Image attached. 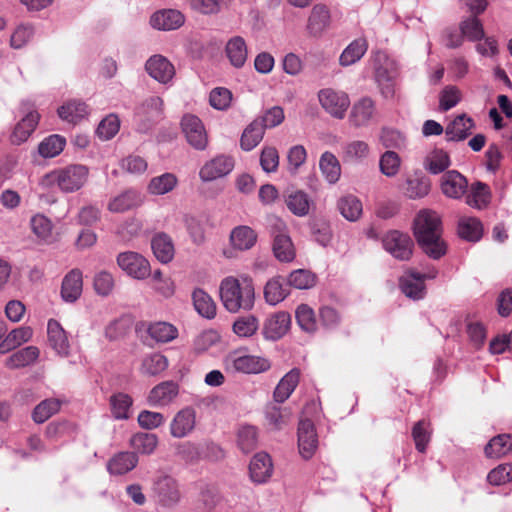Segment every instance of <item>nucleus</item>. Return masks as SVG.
<instances>
[{"instance_id": "bb28decb", "label": "nucleus", "mask_w": 512, "mask_h": 512, "mask_svg": "<svg viewBox=\"0 0 512 512\" xmlns=\"http://www.w3.org/2000/svg\"><path fill=\"white\" fill-rule=\"evenodd\" d=\"M151 248L157 260L163 264L172 261L175 254L173 240L164 232L156 233L152 237Z\"/></svg>"}, {"instance_id": "a18cd8bd", "label": "nucleus", "mask_w": 512, "mask_h": 512, "mask_svg": "<svg viewBox=\"0 0 512 512\" xmlns=\"http://www.w3.org/2000/svg\"><path fill=\"white\" fill-rule=\"evenodd\" d=\"M178 183L177 177L170 172L153 177L148 186L147 191L151 195L160 196L171 192Z\"/></svg>"}, {"instance_id": "6e6552de", "label": "nucleus", "mask_w": 512, "mask_h": 512, "mask_svg": "<svg viewBox=\"0 0 512 512\" xmlns=\"http://www.w3.org/2000/svg\"><path fill=\"white\" fill-rule=\"evenodd\" d=\"M271 235L273 237L272 250L274 256L281 262L293 261L296 256L295 248L286 224L282 220H275L271 226Z\"/></svg>"}, {"instance_id": "b1692460", "label": "nucleus", "mask_w": 512, "mask_h": 512, "mask_svg": "<svg viewBox=\"0 0 512 512\" xmlns=\"http://www.w3.org/2000/svg\"><path fill=\"white\" fill-rule=\"evenodd\" d=\"M475 127L474 120L463 113L456 116L445 128L447 141L459 142L465 140Z\"/></svg>"}, {"instance_id": "c85d7f7f", "label": "nucleus", "mask_w": 512, "mask_h": 512, "mask_svg": "<svg viewBox=\"0 0 512 512\" xmlns=\"http://www.w3.org/2000/svg\"><path fill=\"white\" fill-rule=\"evenodd\" d=\"M290 293L288 282L282 276H275L264 286L265 301L272 306L282 302Z\"/></svg>"}, {"instance_id": "680f3d73", "label": "nucleus", "mask_w": 512, "mask_h": 512, "mask_svg": "<svg viewBox=\"0 0 512 512\" xmlns=\"http://www.w3.org/2000/svg\"><path fill=\"white\" fill-rule=\"evenodd\" d=\"M168 367V359L161 353H152L142 361L141 371L148 376H156Z\"/></svg>"}, {"instance_id": "c756f323", "label": "nucleus", "mask_w": 512, "mask_h": 512, "mask_svg": "<svg viewBox=\"0 0 512 512\" xmlns=\"http://www.w3.org/2000/svg\"><path fill=\"white\" fill-rule=\"evenodd\" d=\"M225 54L233 67L237 69L242 68L248 56V49L244 38L234 36L229 39L225 46Z\"/></svg>"}, {"instance_id": "423d86ee", "label": "nucleus", "mask_w": 512, "mask_h": 512, "mask_svg": "<svg viewBox=\"0 0 512 512\" xmlns=\"http://www.w3.org/2000/svg\"><path fill=\"white\" fill-rule=\"evenodd\" d=\"M384 249L399 261H408L413 255L414 241L409 234L390 230L382 238Z\"/></svg>"}, {"instance_id": "603ef678", "label": "nucleus", "mask_w": 512, "mask_h": 512, "mask_svg": "<svg viewBox=\"0 0 512 512\" xmlns=\"http://www.w3.org/2000/svg\"><path fill=\"white\" fill-rule=\"evenodd\" d=\"M411 435L416 450L419 453H426L432 436L430 423L424 419L417 421L412 427Z\"/></svg>"}, {"instance_id": "72a5a7b5", "label": "nucleus", "mask_w": 512, "mask_h": 512, "mask_svg": "<svg viewBox=\"0 0 512 512\" xmlns=\"http://www.w3.org/2000/svg\"><path fill=\"white\" fill-rule=\"evenodd\" d=\"M330 24V11L326 5L316 4L308 18L307 29L313 36L320 35Z\"/></svg>"}, {"instance_id": "7c9ffc66", "label": "nucleus", "mask_w": 512, "mask_h": 512, "mask_svg": "<svg viewBox=\"0 0 512 512\" xmlns=\"http://www.w3.org/2000/svg\"><path fill=\"white\" fill-rule=\"evenodd\" d=\"M141 194L133 189L126 190L114 197L108 203V210L113 213H123L142 204Z\"/></svg>"}, {"instance_id": "a211bd4d", "label": "nucleus", "mask_w": 512, "mask_h": 512, "mask_svg": "<svg viewBox=\"0 0 512 512\" xmlns=\"http://www.w3.org/2000/svg\"><path fill=\"white\" fill-rule=\"evenodd\" d=\"M147 73L156 81L167 84L175 75L173 64L162 55L151 56L145 64Z\"/></svg>"}, {"instance_id": "412c9836", "label": "nucleus", "mask_w": 512, "mask_h": 512, "mask_svg": "<svg viewBox=\"0 0 512 512\" xmlns=\"http://www.w3.org/2000/svg\"><path fill=\"white\" fill-rule=\"evenodd\" d=\"M47 336L49 346L61 357H67L70 354V344L66 331L61 324L50 319L47 324Z\"/></svg>"}, {"instance_id": "052dcab7", "label": "nucleus", "mask_w": 512, "mask_h": 512, "mask_svg": "<svg viewBox=\"0 0 512 512\" xmlns=\"http://www.w3.org/2000/svg\"><path fill=\"white\" fill-rule=\"evenodd\" d=\"M451 165L449 154L443 149H435L431 152L430 156L426 159V170L433 174H440Z\"/></svg>"}, {"instance_id": "4d7b16f0", "label": "nucleus", "mask_w": 512, "mask_h": 512, "mask_svg": "<svg viewBox=\"0 0 512 512\" xmlns=\"http://www.w3.org/2000/svg\"><path fill=\"white\" fill-rule=\"evenodd\" d=\"M296 322L307 333L317 331V320L314 310L308 304H300L295 311Z\"/></svg>"}, {"instance_id": "5701e85b", "label": "nucleus", "mask_w": 512, "mask_h": 512, "mask_svg": "<svg viewBox=\"0 0 512 512\" xmlns=\"http://www.w3.org/2000/svg\"><path fill=\"white\" fill-rule=\"evenodd\" d=\"M273 464L266 452L256 453L249 464L250 478L254 483H265L272 475Z\"/></svg>"}, {"instance_id": "5fc2aeb1", "label": "nucleus", "mask_w": 512, "mask_h": 512, "mask_svg": "<svg viewBox=\"0 0 512 512\" xmlns=\"http://www.w3.org/2000/svg\"><path fill=\"white\" fill-rule=\"evenodd\" d=\"M286 205L288 209L298 217L308 215L310 210L311 199L308 194L302 190H297L290 193L286 198Z\"/></svg>"}, {"instance_id": "49530a36", "label": "nucleus", "mask_w": 512, "mask_h": 512, "mask_svg": "<svg viewBox=\"0 0 512 512\" xmlns=\"http://www.w3.org/2000/svg\"><path fill=\"white\" fill-rule=\"evenodd\" d=\"M319 167L323 176L330 184H335L339 180L341 166L333 153L329 151L324 152L320 157Z\"/></svg>"}, {"instance_id": "f8f14e48", "label": "nucleus", "mask_w": 512, "mask_h": 512, "mask_svg": "<svg viewBox=\"0 0 512 512\" xmlns=\"http://www.w3.org/2000/svg\"><path fill=\"white\" fill-rule=\"evenodd\" d=\"M153 489L158 503L163 507H174L181 499L178 483L169 475L159 477L154 482Z\"/></svg>"}, {"instance_id": "0e129e2a", "label": "nucleus", "mask_w": 512, "mask_h": 512, "mask_svg": "<svg viewBox=\"0 0 512 512\" xmlns=\"http://www.w3.org/2000/svg\"><path fill=\"white\" fill-rule=\"evenodd\" d=\"M287 282L289 287L306 290L316 284V275L306 269H297L289 274Z\"/></svg>"}, {"instance_id": "9b49d317", "label": "nucleus", "mask_w": 512, "mask_h": 512, "mask_svg": "<svg viewBox=\"0 0 512 512\" xmlns=\"http://www.w3.org/2000/svg\"><path fill=\"white\" fill-rule=\"evenodd\" d=\"M180 124L187 142L196 150H204L208 137L201 119L196 115L185 114Z\"/></svg>"}, {"instance_id": "cd10ccee", "label": "nucleus", "mask_w": 512, "mask_h": 512, "mask_svg": "<svg viewBox=\"0 0 512 512\" xmlns=\"http://www.w3.org/2000/svg\"><path fill=\"white\" fill-rule=\"evenodd\" d=\"M375 103L370 97H363L352 107L350 121L356 127L366 126L375 114Z\"/></svg>"}, {"instance_id": "39448f33", "label": "nucleus", "mask_w": 512, "mask_h": 512, "mask_svg": "<svg viewBox=\"0 0 512 512\" xmlns=\"http://www.w3.org/2000/svg\"><path fill=\"white\" fill-rule=\"evenodd\" d=\"M162 118L163 100L158 96H151L135 109L136 130L140 133H148Z\"/></svg>"}, {"instance_id": "774afa93", "label": "nucleus", "mask_w": 512, "mask_h": 512, "mask_svg": "<svg viewBox=\"0 0 512 512\" xmlns=\"http://www.w3.org/2000/svg\"><path fill=\"white\" fill-rule=\"evenodd\" d=\"M487 481L494 486L512 481V463L500 464L492 469L487 475Z\"/></svg>"}, {"instance_id": "f257e3e1", "label": "nucleus", "mask_w": 512, "mask_h": 512, "mask_svg": "<svg viewBox=\"0 0 512 512\" xmlns=\"http://www.w3.org/2000/svg\"><path fill=\"white\" fill-rule=\"evenodd\" d=\"M413 234L422 252L433 260L447 253V243L442 238L441 216L434 210H420L413 221Z\"/></svg>"}, {"instance_id": "37998d69", "label": "nucleus", "mask_w": 512, "mask_h": 512, "mask_svg": "<svg viewBox=\"0 0 512 512\" xmlns=\"http://www.w3.org/2000/svg\"><path fill=\"white\" fill-rule=\"evenodd\" d=\"M489 458H500L512 452V434H499L493 437L484 448Z\"/></svg>"}, {"instance_id": "dca6fc26", "label": "nucleus", "mask_w": 512, "mask_h": 512, "mask_svg": "<svg viewBox=\"0 0 512 512\" xmlns=\"http://www.w3.org/2000/svg\"><path fill=\"white\" fill-rule=\"evenodd\" d=\"M468 189V181L457 170L446 171L441 178V191L442 193L452 199H460Z\"/></svg>"}, {"instance_id": "9d476101", "label": "nucleus", "mask_w": 512, "mask_h": 512, "mask_svg": "<svg viewBox=\"0 0 512 512\" xmlns=\"http://www.w3.org/2000/svg\"><path fill=\"white\" fill-rule=\"evenodd\" d=\"M318 99L322 108L337 119H343L350 106L348 95L332 88L321 89L318 92Z\"/></svg>"}, {"instance_id": "4468645a", "label": "nucleus", "mask_w": 512, "mask_h": 512, "mask_svg": "<svg viewBox=\"0 0 512 512\" xmlns=\"http://www.w3.org/2000/svg\"><path fill=\"white\" fill-rule=\"evenodd\" d=\"M290 324L291 316L288 312H276L264 321L262 335L266 340L277 341L288 332Z\"/></svg>"}, {"instance_id": "79ce46f5", "label": "nucleus", "mask_w": 512, "mask_h": 512, "mask_svg": "<svg viewBox=\"0 0 512 512\" xmlns=\"http://www.w3.org/2000/svg\"><path fill=\"white\" fill-rule=\"evenodd\" d=\"M395 75V72L387 66L378 65L375 67V80L382 96L386 99L392 98L395 94Z\"/></svg>"}, {"instance_id": "09e8293b", "label": "nucleus", "mask_w": 512, "mask_h": 512, "mask_svg": "<svg viewBox=\"0 0 512 512\" xmlns=\"http://www.w3.org/2000/svg\"><path fill=\"white\" fill-rule=\"evenodd\" d=\"M62 401L57 398H48L41 401L32 411V419L37 424L46 422L50 417L58 413Z\"/></svg>"}, {"instance_id": "13d9d810", "label": "nucleus", "mask_w": 512, "mask_h": 512, "mask_svg": "<svg viewBox=\"0 0 512 512\" xmlns=\"http://www.w3.org/2000/svg\"><path fill=\"white\" fill-rule=\"evenodd\" d=\"M430 188V180L425 176L408 178L405 183L404 192L410 199H419L428 195Z\"/></svg>"}, {"instance_id": "a878e982", "label": "nucleus", "mask_w": 512, "mask_h": 512, "mask_svg": "<svg viewBox=\"0 0 512 512\" xmlns=\"http://www.w3.org/2000/svg\"><path fill=\"white\" fill-rule=\"evenodd\" d=\"M300 375V369L293 368L281 378L273 392L275 402L283 403L290 397L299 384Z\"/></svg>"}, {"instance_id": "3c124183", "label": "nucleus", "mask_w": 512, "mask_h": 512, "mask_svg": "<svg viewBox=\"0 0 512 512\" xmlns=\"http://www.w3.org/2000/svg\"><path fill=\"white\" fill-rule=\"evenodd\" d=\"M368 48L367 42L363 38L352 41L342 52L339 58L340 65L350 66L359 61Z\"/></svg>"}, {"instance_id": "ea45409f", "label": "nucleus", "mask_w": 512, "mask_h": 512, "mask_svg": "<svg viewBox=\"0 0 512 512\" xmlns=\"http://www.w3.org/2000/svg\"><path fill=\"white\" fill-rule=\"evenodd\" d=\"M490 187L481 181L471 185L470 192L466 196V203L476 209H484L491 202Z\"/></svg>"}, {"instance_id": "58836bf2", "label": "nucleus", "mask_w": 512, "mask_h": 512, "mask_svg": "<svg viewBox=\"0 0 512 512\" xmlns=\"http://www.w3.org/2000/svg\"><path fill=\"white\" fill-rule=\"evenodd\" d=\"M457 233L465 241L478 242L483 235V225L475 217H464L458 222Z\"/></svg>"}, {"instance_id": "a19ab883", "label": "nucleus", "mask_w": 512, "mask_h": 512, "mask_svg": "<svg viewBox=\"0 0 512 512\" xmlns=\"http://www.w3.org/2000/svg\"><path fill=\"white\" fill-rule=\"evenodd\" d=\"M111 414L116 420H127L130 418V409L133 399L124 392L114 393L109 399Z\"/></svg>"}, {"instance_id": "4c0bfd02", "label": "nucleus", "mask_w": 512, "mask_h": 512, "mask_svg": "<svg viewBox=\"0 0 512 512\" xmlns=\"http://www.w3.org/2000/svg\"><path fill=\"white\" fill-rule=\"evenodd\" d=\"M40 354L36 346H27L12 353L6 360V367L9 369H19L32 365L36 362Z\"/></svg>"}, {"instance_id": "bf43d9fd", "label": "nucleus", "mask_w": 512, "mask_h": 512, "mask_svg": "<svg viewBox=\"0 0 512 512\" xmlns=\"http://www.w3.org/2000/svg\"><path fill=\"white\" fill-rule=\"evenodd\" d=\"M66 145V139L58 134H53L40 142L39 154L44 158H52L59 155Z\"/></svg>"}, {"instance_id": "20e7f679", "label": "nucleus", "mask_w": 512, "mask_h": 512, "mask_svg": "<svg viewBox=\"0 0 512 512\" xmlns=\"http://www.w3.org/2000/svg\"><path fill=\"white\" fill-rule=\"evenodd\" d=\"M18 111L20 119L15 124L9 138L13 145H21L26 142L37 128L40 120V114L30 101H22Z\"/></svg>"}, {"instance_id": "c9c22d12", "label": "nucleus", "mask_w": 512, "mask_h": 512, "mask_svg": "<svg viewBox=\"0 0 512 512\" xmlns=\"http://www.w3.org/2000/svg\"><path fill=\"white\" fill-rule=\"evenodd\" d=\"M193 306L197 313L206 319H213L217 313V307L213 298L203 289L196 288L192 292Z\"/></svg>"}, {"instance_id": "1a4fd4ad", "label": "nucleus", "mask_w": 512, "mask_h": 512, "mask_svg": "<svg viewBox=\"0 0 512 512\" xmlns=\"http://www.w3.org/2000/svg\"><path fill=\"white\" fill-rule=\"evenodd\" d=\"M117 264L127 275L137 280L146 279L151 274L149 261L134 251L118 254Z\"/></svg>"}, {"instance_id": "f03ea898", "label": "nucleus", "mask_w": 512, "mask_h": 512, "mask_svg": "<svg viewBox=\"0 0 512 512\" xmlns=\"http://www.w3.org/2000/svg\"><path fill=\"white\" fill-rule=\"evenodd\" d=\"M220 298L227 311L236 313L239 310H250L254 306L255 291L250 278L239 281L234 277H226L220 284Z\"/></svg>"}, {"instance_id": "8fccbe9b", "label": "nucleus", "mask_w": 512, "mask_h": 512, "mask_svg": "<svg viewBox=\"0 0 512 512\" xmlns=\"http://www.w3.org/2000/svg\"><path fill=\"white\" fill-rule=\"evenodd\" d=\"M459 30L462 32L464 39L470 42H479L485 36L483 24L481 20L475 16H469L461 20Z\"/></svg>"}, {"instance_id": "473e14b6", "label": "nucleus", "mask_w": 512, "mask_h": 512, "mask_svg": "<svg viewBox=\"0 0 512 512\" xmlns=\"http://www.w3.org/2000/svg\"><path fill=\"white\" fill-rule=\"evenodd\" d=\"M57 112L62 120L77 123L89 114V108L84 101L73 99L61 105Z\"/></svg>"}, {"instance_id": "6ab92c4d", "label": "nucleus", "mask_w": 512, "mask_h": 512, "mask_svg": "<svg viewBox=\"0 0 512 512\" xmlns=\"http://www.w3.org/2000/svg\"><path fill=\"white\" fill-rule=\"evenodd\" d=\"M196 424V412L192 407L178 411L170 423V433L174 438H184L189 435Z\"/></svg>"}, {"instance_id": "864d4df0", "label": "nucleus", "mask_w": 512, "mask_h": 512, "mask_svg": "<svg viewBox=\"0 0 512 512\" xmlns=\"http://www.w3.org/2000/svg\"><path fill=\"white\" fill-rule=\"evenodd\" d=\"M337 207L341 215L351 222L358 220L363 211L361 201L354 195L341 197Z\"/></svg>"}, {"instance_id": "e433bc0d", "label": "nucleus", "mask_w": 512, "mask_h": 512, "mask_svg": "<svg viewBox=\"0 0 512 512\" xmlns=\"http://www.w3.org/2000/svg\"><path fill=\"white\" fill-rule=\"evenodd\" d=\"M258 235L251 227L240 225L230 234V241L235 249L244 251L251 249L257 242Z\"/></svg>"}, {"instance_id": "f3484780", "label": "nucleus", "mask_w": 512, "mask_h": 512, "mask_svg": "<svg viewBox=\"0 0 512 512\" xmlns=\"http://www.w3.org/2000/svg\"><path fill=\"white\" fill-rule=\"evenodd\" d=\"M179 394V384L173 380L154 386L147 397L150 406L162 407L170 404Z\"/></svg>"}, {"instance_id": "4be33fe9", "label": "nucleus", "mask_w": 512, "mask_h": 512, "mask_svg": "<svg viewBox=\"0 0 512 512\" xmlns=\"http://www.w3.org/2000/svg\"><path fill=\"white\" fill-rule=\"evenodd\" d=\"M185 22L184 15L175 9H163L155 12L150 24L157 30L170 31L180 28Z\"/></svg>"}, {"instance_id": "aec40b11", "label": "nucleus", "mask_w": 512, "mask_h": 512, "mask_svg": "<svg viewBox=\"0 0 512 512\" xmlns=\"http://www.w3.org/2000/svg\"><path fill=\"white\" fill-rule=\"evenodd\" d=\"M425 280V274L410 271L400 277L399 286L407 297L420 300L423 299L426 294Z\"/></svg>"}, {"instance_id": "7ed1b4c3", "label": "nucleus", "mask_w": 512, "mask_h": 512, "mask_svg": "<svg viewBox=\"0 0 512 512\" xmlns=\"http://www.w3.org/2000/svg\"><path fill=\"white\" fill-rule=\"evenodd\" d=\"M89 168L82 164H71L55 169L46 174L44 181L55 184L63 193H73L80 190L88 180Z\"/></svg>"}, {"instance_id": "69168bd1", "label": "nucleus", "mask_w": 512, "mask_h": 512, "mask_svg": "<svg viewBox=\"0 0 512 512\" xmlns=\"http://www.w3.org/2000/svg\"><path fill=\"white\" fill-rule=\"evenodd\" d=\"M232 328L233 332L239 337H251L257 332L259 321L252 314L240 316L234 321Z\"/></svg>"}, {"instance_id": "338daca9", "label": "nucleus", "mask_w": 512, "mask_h": 512, "mask_svg": "<svg viewBox=\"0 0 512 512\" xmlns=\"http://www.w3.org/2000/svg\"><path fill=\"white\" fill-rule=\"evenodd\" d=\"M238 447L244 453H250L257 447L258 434L254 426L246 425L239 429L237 434Z\"/></svg>"}, {"instance_id": "de8ad7c7", "label": "nucleus", "mask_w": 512, "mask_h": 512, "mask_svg": "<svg viewBox=\"0 0 512 512\" xmlns=\"http://www.w3.org/2000/svg\"><path fill=\"white\" fill-rule=\"evenodd\" d=\"M148 335L159 343H168L178 336L177 328L168 322H154L147 327Z\"/></svg>"}, {"instance_id": "ddd939ff", "label": "nucleus", "mask_w": 512, "mask_h": 512, "mask_svg": "<svg viewBox=\"0 0 512 512\" xmlns=\"http://www.w3.org/2000/svg\"><path fill=\"white\" fill-rule=\"evenodd\" d=\"M298 448L303 459L309 460L318 447V436L314 423L310 419H303L298 425Z\"/></svg>"}, {"instance_id": "393cba45", "label": "nucleus", "mask_w": 512, "mask_h": 512, "mask_svg": "<svg viewBox=\"0 0 512 512\" xmlns=\"http://www.w3.org/2000/svg\"><path fill=\"white\" fill-rule=\"evenodd\" d=\"M83 279L79 269H72L63 278L61 297L65 302L73 303L82 294Z\"/></svg>"}, {"instance_id": "2eb2a0df", "label": "nucleus", "mask_w": 512, "mask_h": 512, "mask_svg": "<svg viewBox=\"0 0 512 512\" xmlns=\"http://www.w3.org/2000/svg\"><path fill=\"white\" fill-rule=\"evenodd\" d=\"M234 168V160L230 156L219 155L206 162L199 171L203 182H209L229 174Z\"/></svg>"}, {"instance_id": "e2e57ef3", "label": "nucleus", "mask_w": 512, "mask_h": 512, "mask_svg": "<svg viewBox=\"0 0 512 512\" xmlns=\"http://www.w3.org/2000/svg\"><path fill=\"white\" fill-rule=\"evenodd\" d=\"M309 228L314 240L326 247L332 239L330 224L322 218H314L309 222Z\"/></svg>"}, {"instance_id": "f704fd0d", "label": "nucleus", "mask_w": 512, "mask_h": 512, "mask_svg": "<svg viewBox=\"0 0 512 512\" xmlns=\"http://www.w3.org/2000/svg\"><path fill=\"white\" fill-rule=\"evenodd\" d=\"M208 220L204 214L184 216L185 228L195 245L199 246L205 242V227Z\"/></svg>"}, {"instance_id": "6e6d98bb", "label": "nucleus", "mask_w": 512, "mask_h": 512, "mask_svg": "<svg viewBox=\"0 0 512 512\" xmlns=\"http://www.w3.org/2000/svg\"><path fill=\"white\" fill-rule=\"evenodd\" d=\"M130 444L136 452L150 455L158 445V437L153 433L138 432L131 437Z\"/></svg>"}, {"instance_id": "c03bdc74", "label": "nucleus", "mask_w": 512, "mask_h": 512, "mask_svg": "<svg viewBox=\"0 0 512 512\" xmlns=\"http://www.w3.org/2000/svg\"><path fill=\"white\" fill-rule=\"evenodd\" d=\"M265 130L258 119L252 121L243 131L240 146L244 151H251L263 139Z\"/></svg>"}, {"instance_id": "2f4dec72", "label": "nucleus", "mask_w": 512, "mask_h": 512, "mask_svg": "<svg viewBox=\"0 0 512 512\" xmlns=\"http://www.w3.org/2000/svg\"><path fill=\"white\" fill-rule=\"evenodd\" d=\"M138 464L135 452H119L107 463V470L112 475H124L133 470Z\"/></svg>"}, {"instance_id": "0eeeda50", "label": "nucleus", "mask_w": 512, "mask_h": 512, "mask_svg": "<svg viewBox=\"0 0 512 512\" xmlns=\"http://www.w3.org/2000/svg\"><path fill=\"white\" fill-rule=\"evenodd\" d=\"M226 362L235 372L243 374H259L271 368L269 359L261 356L242 354L240 350L231 352Z\"/></svg>"}]
</instances>
